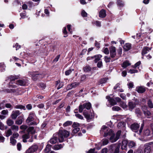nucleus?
I'll return each mask as SVG.
<instances>
[{"instance_id": "nucleus-25", "label": "nucleus", "mask_w": 153, "mask_h": 153, "mask_svg": "<svg viewBox=\"0 0 153 153\" xmlns=\"http://www.w3.org/2000/svg\"><path fill=\"white\" fill-rule=\"evenodd\" d=\"M151 150V146H145L144 153H149Z\"/></svg>"}, {"instance_id": "nucleus-36", "label": "nucleus", "mask_w": 153, "mask_h": 153, "mask_svg": "<svg viewBox=\"0 0 153 153\" xmlns=\"http://www.w3.org/2000/svg\"><path fill=\"white\" fill-rule=\"evenodd\" d=\"M143 112L144 114L148 118H150L151 113L149 111L147 110L146 111H143Z\"/></svg>"}, {"instance_id": "nucleus-29", "label": "nucleus", "mask_w": 153, "mask_h": 153, "mask_svg": "<svg viewBox=\"0 0 153 153\" xmlns=\"http://www.w3.org/2000/svg\"><path fill=\"white\" fill-rule=\"evenodd\" d=\"M126 124L125 122H120L117 125V127L118 128H122L125 127Z\"/></svg>"}, {"instance_id": "nucleus-8", "label": "nucleus", "mask_w": 153, "mask_h": 153, "mask_svg": "<svg viewBox=\"0 0 153 153\" xmlns=\"http://www.w3.org/2000/svg\"><path fill=\"white\" fill-rule=\"evenodd\" d=\"M35 117V114L34 113L31 112L30 113L29 116L26 120L27 122L29 123L31 121L33 120Z\"/></svg>"}, {"instance_id": "nucleus-13", "label": "nucleus", "mask_w": 153, "mask_h": 153, "mask_svg": "<svg viewBox=\"0 0 153 153\" xmlns=\"http://www.w3.org/2000/svg\"><path fill=\"white\" fill-rule=\"evenodd\" d=\"M58 141L57 136L56 134H54L50 140L49 142L52 144L56 143Z\"/></svg>"}, {"instance_id": "nucleus-23", "label": "nucleus", "mask_w": 153, "mask_h": 153, "mask_svg": "<svg viewBox=\"0 0 153 153\" xmlns=\"http://www.w3.org/2000/svg\"><path fill=\"white\" fill-rule=\"evenodd\" d=\"M151 50V48L149 49V48L148 47H144L142 50V55H144L147 53L149 51V50Z\"/></svg>"}, {"instance_id": "nucleus-7", "label": "nucleus", "mask_w": 153, "mask_h": 153, "mask_svg": "<svg viewBox=\"0 0 153 153\" xmlns=\"http://www.w3.org/2000/svg\"><path fill=\"white\" fill-rule=\"evenodd\" d=\"M83 114L88 121H89L91 119H93L94 117V114H88L85 111V110L84 111Z\"/></svg>"}, {"instance_id": "nucleus-42", "label": "nucleus", "mask_w": 153, "mask_h": 153, "mask_svg": "<svg viewBox=\"0 0 153 153\" xmlns=\"http://www.w3.org/2000/svg\"><path fill=\"white\" fill-rule=\"evenodd\" d=\"M117 3L118 5L120 7H123L124 5V3L121 0H117Z\"/></svg>"}, {"instance_id": "nucleus-5", "label": "nucleus", "mask_w": 153, "mask_h": 153, "mask_svg": "<svg viewBox=\"0 0 153 153\" xmlns=\"http://www.w3.org/2000/svg\"><path fill=\"white\" fill-rule=\"evenodd\" d=\"M91 107V105L90 102L85 103L83 105H80L79 108V111L80 113H82L84 108L88 110Z\"/></svg>"}, {"instance_id": "nucleus-28", "label": "nucleus", "mask_w": 153, "mask_h": 153, "mask_svg": "<svg viewBox=\"0 0 153 153\" xmlns=\"http://www.w3.org/2000/svg\"><path fill=\"white\" fill-rule=\"evenodd\" d=\"M11 128V130H12L14 132L17 131L19 130L18 126L15 125L12 126Z\"/></svg>"}, {"instance_id": "nucleus-57", "label": "nucleus", "mask_w": 153, "mask_h": 153, "mask_svg": "<svg viewBox=\"0 0 153 153\" xmlns=\"http://www.w3.org/2000/svg\"><path fill=\"white\" fill-rule=\"evenodd\" d=\"M108 143V140L106 139H103V140L102 144L103 145H107Z\"/></svg>"}, {"instance_id": "nucleus-40", "label": "nucleus", "mask_w": 153, "mask_h": 153, "mask_svg": "<svg viewBox=\"0 0 153 153\" xmlns=\"http://www.w3.org/2000/svg\"><path fill=\"white\" fill-rule=\"evenodd\" d=\"M15 108L18 109H23L24 110L26 109L25 107V106L21 105H16L15 106Z\"/></svg>"}, {"instance_id": "nucleus-43", "label": "nucleus", "mask_w": 153, "mask_h": 153, "mask_svg": "<svg viewBox=\"0 0 153 153\" xmlns=\"http://www.w3.org/2000/svg\"><path fill=\"white\" fill-rule=\"evenodd\" d=\"M148 106L150 108H153V104L152 101L149 100L148 102Z\"/></svg>"}, {"instance_id": "nucleus-41", "label": "nucleus", "mask_w": 153, "mask_h": 153, "mask_svg": "<svg viewBox=\"0 0 153 153\" xmlns=\"http://www.w3.org/2000/svg\"><path fill=\"white\" fill-rule=\"evenodd\" d=\"M72 124V122L71 121H67L63 124L64 127L67 126L71 125Z\"/></svg>"}, {"instance_id": "nucleus-46", "label": "nucleus", "mask_w": 153, "mask_h": 153, "mask_svg": "<svg viewBox=\"0 0 153 153\" xmlns=\"http://www.w3.org/2000/svg\"><path fill=\"white\" fill-rule=\"evenodd\" d=\"M112 109L113 111H118L120 110L121 108L119 107L116 106L113 107Z\"/></svg>"}, {"instance_id": "nucleus-20", "label": "nucleus", "mask_w": 153, "mask_h": 153, "mask_svg": "<svg viewBox=\"0 0 153 153\" xmlns=\"http://www.w3.org/2000/svg\"><path fill=\"white\" fill-rule=\"evenodd\" d=\"M128 142L126 140L122 141L121 148L122 149H126Z\"/></svg>"}, {"instance_id": "nucleus-19", "label": "nucleus", "mask_w": 153, "mask_h": 153, "mask_svg": "<svg viewBox=\"0 0 153 153\" xmlns=\"http://www.w3.org/2000/svg\"><path fill=\"white\" fill-rule=\"evenodd\" d=\"M143 134L144 136H150V137L152 136V134L151 133L150 130L148 129L144 131Z\"/></svg>"}, {"instance_id": "nucleus-50", "label": "nucleus", "mask_w": 153, "mask_h": 153, "mask_svg": "<svg viewBox=\"0 0 153 153\" xmlns=\"http://www.w3.org/2000/svg\"><path fill=\"white\" fill-rule=\"evenodd\" d=\"M91 68L89 66H86L85 67L83 70L85 72H87L90 70Z\"/></svg>"}, {"instance_id": "nucleus-62", "label": "nucleus", "mask_w": 153, "mask_h": 153, "mask_svg": "<svg viewBox=\"0 0 153 153\" xmlns=\"http://www.w3.org/2000/svg\"><path fill=\"white\" fill-rule=\"evenodd\" d=\"M59 57H60V55H57L56 57V58L54 59L53 60V62H57L58 61L59 59Z\"/></svg>"}, {"instance_id": "nucleus-60", "label": "nucleus", "mask_w": 153, "mask_h": 153, "mask_svg": "<svg viewBox=\"0 0 153 153\" xmlns=\"http://www.w3.org/2000/svg\"><path fill=\"white\" fill-rule=\"evenodd\" d=\"M17 148L18 150L20 151L22 147V145L20 143H18L17 145Z\"/></svg>"}, {"instance_id": "nucleus-45", "label": "nucleus", "mask_w": 153, "mask_h": 153, "mask_svg": "<svg viewBox=\"0 0 153 153\" xmlns=\"http://www.w3.org/2000/svg\"><path fill=\"white\" fill-rule=\"evenodd\" d=\"M74 129L72 131L73 133L76 134L80 130V128L79 127L74 128Z\"/></svg>"}, {"instance_id": "nucleus-27", "label": "nucleus", "mask_w": 153, "mask_h": 153, "mask_svg": "<svg viewBox=\"0 0 153 153\" xmlns=\"http://www.w3.org/2000/svg\"><path fill=\"white\" fill-rule=\"evenodd\" d=\"M27 131L28 133H30L31 134H34L35 133L34 128L33 127H29L27 130Z\"/></svg>"}, {"instance_id": "nucleus-1", "label": "nucleus", "mask_w": 153, "mask_h": 153, "mask_svg": "<svg viewBox=\"0 0 153 153\" xmlns=\"http://www.w3.org/2000/svg\"><path fill=\"white\" fill-rule=\"evenodd\" d=\"M100 132L101 134H104V136L105 137L108 135L110 136V141L112 143L114 142L117 141L119 139L121 133V131H118L115 136L111 129L105 126L102 127Z\"/></svg>"}, {"instance_id": "nucleus-52", "label": "nucleus", "mask_w": 153, "mask_h": 153, "mask_svg": "<svg viewBox=\"0 0 153 153\" xmlns=\"http://www.w3.org/2000/svg\"><path fill=\"white\" fill-rule=\"evenodd\" d=\"M120 148V145H118L116 147V148L115 150L114 153H119Z\"/></svg>"}, {"instance_id": "nucleus-22", "label": "nucleus", "mask_w": 153, "mask_h": 153, "mask_svg": "<svg viewBox=\"0 0 153 153\" xmlns=\"http://www.w3.org/2000/svg\"><path fill=\"white\" fill-rule=\"evenodd\" d=\"M106 16L105 11L103 9L101 10L99 12V16L100 17L104 18Z\"/></svg>"}, {"instance_id": "nucleus-32", "label": "nucleus", "mask_w": 153, "mask_h": 153, "mask_svg": "<svg viewBox=\"0 0 153 153\" xmlns=\"http://www.w3.org/2000/svg\"><path fill=\"white\" fill-rule=\"evenodd\" d=\"M130 63L128 61L124 62L122 65V66L123 68H126L128 66L130 65Z\"/></svg>"}, {"instance_id": "nucleus-48", "label": "nucleus", "mask_w": 153, "mask_h": 153, "mask_svg": "<svg viewBox=\"0 0 153 153\" xmlns=\"http://www.w3.org/2000/svg\"><path fill=\"white\" fill-rule=\"evenodd\" d=\"M103 52L106 54H108L109 53V50L107 48L103 49Z\"/></svg>"}, {"instance_id": "nucleus-47", "label": "nucleus", "mask_w": 153, "mask_h": 153, "mask_svg": "<svg viewBox=\"0 0 153 153\" xmlns=\"http://www.w3.org/2000/svg\"><path fill=\"white\" fill-rule=\"evenodd\" d=\"M75 116L76 117L81 120H82L83 119V116L79 114L76 113L75 114Z\"/></svg>"}, {"instance_id": "nucleus-33", "label": "nucleus", "mask_w": 153, "mask_h": 153, "mask_svg": "<svg viewBox=\"0 0 153 153\" xmlns=\"http://www.w3.org/2000/svg\"><path fill=\"white\" fill-rule=\"evenodd\" d=\"M102 56L100 55H98L95 56H94L95 58L94 62L95 63H97V62L99 61L100 60Z\"/></svg>"}, {"instance_id": "nucleus-54", "label": "nucleus", "mask_w": 153, "mask_h": 153, "mask_svg": "<svg viewBox=\"0 0 153 153\" xmlns=\"http://www.w3.org/2000/svg\"><path fill=\"white\" fill-rule=\"evenodd\" d=\"M63 33L64 34L65 36H64V37H66L67 36V32L66 30V27H64L63 30Z\"/></svg>"}, {"instance_id": "nucleus-39", "label": "nucleus", "mask_w": 153, "mask_h": 153, "mask_svg": "<svg viewBox=\"0 0 153 153\" xmlns=\"http://www.w3.org/2000/svg\"><path fill=\"white\" fill-rule=\"evenodd\" d=\"M74 70V69H69L65 72V74L66 76L69 75L72 71Z\"/></svg>"}, {"instance_id": "nucleus-34", "label": "nucleus", "mask_w": 153, "mask_h": 153, "mask_svg": "<svg viewBox=\"0 0 153 153\" xmlns=\"http://www.w3.org/2000/svg\"><path fill=\"white\" fill-rule=\"evenodd\" d=\"M108 78L106 77H105V78L102 79L100 80V82H99V85H101L102 86V84L105 83L106 82Z\"/></svg>"}, {"instance_id": "nucleus-56", "label": "nucleus", "mask_w": 153, "mask_h": 153, "mask_svg": "<svg viewBox=\"0 0 153 153\" xmlns=\"http://www.w3.org/2000/svg\"><path fill=\"white\" fill-rule=\"evenodd\" d=\"M8 113V111L7 110H3L1 111V113L3 115H7Z\"/></svg>"}, {"instance_id": "nucleus-11", "label": "nucleus", "mask_w": 153, "mask_h": 153, "mask_svg": "<svg viewBox=\"0 0 153 153\" xmlns=\"http://www.w3.org/2000/svg\"><path fill=\"white\" fill-rule=\"evenodd\" d=\"M110 55L112 58L114 57L116 55V48L114 47L111 46L110 48Z\"/></svg>"}, {"instance_id": "nucleus-31", "label": "nucleus", "mask_w": 153, "mask_h": 153, "mask_svg": "<svg viewBox=\"0 0 153 153\" xmlns=\"http://www.w3.org/2000/svg\"><path fill=\"white\" fill-rule=\"evenodd\" d=\"M12 134L11 129H10L6 131L5 132V135L7 137H8L11 135Z\"/></svg>"}, {"instance_id": "nucleus-38", "label": "nucleus", "mask_w": 153, "mask_h": 153, "mask_svg": "<svg viewBox=\"0 0 153 153\" xmlns=\"http://www.w3.org/2000/svg\"><path fill=\"white\" fill-rule=\"evenodd\" d=\"M135 146V143L133 141H130L128 143V146L130 148H132Z\"/></svg>"}, {"instance_id": "nucleus-10", "label": "nucleus", "mask_w": 153, "mask_h": 153, "mask_svg": "<svg viewBox=\"0 0 153 153\" xmlns=\"http://www.w3.org/2000/svg\"><path fill=\"white\" fill-rule=\"evenodd\" d=\"M115 98V97L114 98H111L108 96L106 97V98L108 100V101L109 102L110 104L112 105H113L117 104V101Z\"/></svg>"}, {"instance_id": "nucleus-16", "label": "nucleus", "mask_w": 153, "mask_h": 153, "mask_svg": "<svg viewBox=\"0 0 153 153\" xmlns=\"http://www.w3.org/2000/svg\"><path fill=\"white\" fill-rule=\"evenodd\" d=\"M136 90L139 93H142L146 91V88L143 86H139L136 88Z\"/></svg>"}, {"instance_id": "nucleus-30", "label": "nucleus", "mask_w": 153, "mask_h": 153, "mask_svg": "<svg viewBox=\"0 0 153 153\" xmlns=\"http://www.w3.org/2000/svg\"><path fill=\"white\" fill-rule=\"evenodd\" d=\"M63 83L62 82H60L59 81H57L56 82V85H58V86L57 87V89H60L62 87V86H63Z\"/></svg>"}, {"instance_id": "nucleus-51", "label": "nucleus", "mask_w": 153, "mask_h": 153, "mask_svg": "<svg viewBox=\"0 0 153 153\" xmlns=\"http://www.w3.org/2000/svg\"><path fill=\"white\" fill-rule=\"evenodd\" d=\"M19 136V134L18 133H14L12 136H11L10 137H13V138H17Z\"/></svg>"}, {"instance_id": "nucleus-9", "label": "nucleus", "mask_w": 153, "mask_h": 153, "mask_svg": "<svg viewBox=\"0 0 153 153\" xmlns=\"http://www.w3.org/2000/svg\"><path fill=\"white\" fill-rule=\"evenodd\" d=\"M139 127L140 125L138 124L137 123H134L131 125V128L132 131L137 132L138 131Z\"/></svg>"}, {"instance_id": "nucleus-64", "label": "nucleus", "mask_w": 153, "mask_h": 153, "mask_svg": "<svg viewBox=\"0 0 153 153\" xmlns=\"http://www.w3.org/2000/svg\"><path fill=\"white\" fill-rule=\"evenodd\" d=\"M4 129V126L2 123L0 122V129L3 130Z\"/></svg>"}, {"instance_id": "nucleus-35", "label": "nucleus", "mask_w": 153, "mask_h": 153, "mask_svg": "<svg viewBox=\"0 0 153 153\" xmlns=\"http://www.w3.org/2000/svg\"><path fill=\"white\" fill-rule=\"evenodd\" d=\"M10 143L13 145H15L16 143V141L14 138H13V137H10Z\"/></svg>"}, {"instance_id": "nucleus-6", "label": "nucleus", "mask_w": 153, "mask_h": 153, "mask_svg": "<svg viewBox=\"0 0 153 153\" xmlns=\"http://www.w3.org/2000/svg\"><path fill=\"white\" fill-rule=\"evenodd\" d=\"M117 102H120V106L124 109L126 110L128 109V107L124 102L121 101V99L119 97H116L115 98Z\"/></svg>"}, {"instance_id": "nucleus-14", "label": "nucleus", "mask_w": 153, "mask_h": 153, "mask_svg": "<svg viewBox=\"0 0 153 153\" xmlns=\"http://www.w3.org/2000/svg\"><path fill=\"white\" fill-rule=\"evenodd\" d=\"M20 114V112L18 110L13 111L11 115V117L13 119H15Z\"/></svg>"}, {"instance_id": "nucleus-12", "label": "nucleus", "mask_w": 153, "mask_h": 153, "mask_svg": "<svg viewBox=\"0 0 153 153\" xmlns=\"http://www.w3.org/2000/svg\"><path fill=\"white\" fill-rule=\"evenodd\" d=\"M38 148V146L37 145H33L27 150V152H30L31 153H33L36 151L37 150Z\"/></svg>"}, {"instance_id": "nucleus-26", "label": "nucleus", "mask_w": 153, "mask_h": 153, "mask_svg": "<svg viewBox=\"0 0 153 153\" xmlns=\"http://www.w3.org/2000/svg\"><path fill=\"white\" fill-rule=\"evenodd\" d=\"M51 145L49 144H48L47 145L44 150L45 153H48L50 151L51 148Z\"/></svg>"}, {"instance_id": "nucleus-53", "label": "nucleus", "mask_w": 153, "mask_h": 153, "mask_svg": "<svg viewBox=\"0 0 153 153\" xmlns=\"http://www.w3.org/2000/svg\"><path fill=\"white\" fill-rule=\"evenodd\" d=\"M13 47L15 48L16 50H17L20 48V46L18 43H16L15 45H13Z\"/></svg>"}, {"instance_id": "nucleus-59", "label": "nucleus", "mask_w": 153, "mask_h": 153, "mask_svg": "<svg viewBox=\"0 0 153 153\" xmlns=\"http://www.w3.org/2000/svg\"><path fill=\"white\" fill-rule=\"evenodd\" d=\"M73 127L74 128H77L79 126V123H73Z\"/></svg>"}, {"instance_id": "nucleus-49", "label": "nucleus", "mask_w": 153, "mask_h": 153, "mask_svg": "<svg viewBox=\"0 0 153 153\" xmlns=\"http://www.w3.org/2000/svg\"><path fill=\"white\" fill-rule=\"evenodd\" d=\"M144 126V123H143L141 124V126L140 130H139V131L138 132V134L139 135H140L141 133L142 132V130L143 129V127Z\"/></svg>"}, {"instance_id": "nucleus-44", "label": "nucleus", "mask_w": 153, "mask_h": 153, "mask_svg": "<svg viewBox=\"0 0 153 153\" xmlns=\"http://www.w3.org/2000/svg\"><path fill=\"white\" fill-rule=\"evenodd\" d=\"M21 16V18L20 19H24L27 18V16L26 15V13H21L20 14Z\"/></svg>"}, {"instance_id": "nucleus-21", "label": "nucleus", "mask_w": 153, "mask_h": 153, "mask_svg": "<svg viewBox=\"0 0 153 153\" xmlns=\"http://www.w3.org/2000/svg\"><path fill=\"white\" fill-rule=\"evenodd\" d=\"M131 47V45L129 43L125 44L123 47V49L125 51H128L129 50Z\"/></svg>"}, {"instance_id": "nucleus-18", "label": "nucleus", "mask_w": 153, "mask_h": 153, "mask_svg": "<svg viewBox=\"0 0 153 153\" xmlns=\"http://www.w3.org/2000/svg\"><path fill=\"white\" fill-rule=\"evenodd\" d=\"M23 120V116H21L18 117V119L16 122V123L17 124L20 125L22 123Z\"/></svg>"}, {"instance_id": "nucleus-63", "label": "nucleus", "mask_w": 153, "mask_h": 153, "mask_svg": "<svg viewBox=\"0 0 153 153\" xmlns=\"http://www.w3.org/2000/svg\"><path fill=\"white\" fill-rule=\"evenodd\" d=\"M120 96V97L122 98L123 100H126V95L124 94H121Z\"/></svg>"}, {"instance_id": "nucleus-24", "label": "nucleus", "mask_w": 153, "mask_h": 153, "mask_svg": "<svg viewBox=\"0 0 153 153\" xmlns=\"http://www.w3.org/2000/svg\"><path fill=\"white\" fill-rule=\"evenodd\" d=\"M63 147V146L61 144H58L57 145H54L53 147V149L54 150H58Z\"/></svg>"}, {"instance_id": "nucleus-61", "label": "nucleus", "mask_w": 153, "mask_h": 153, "mask_svg": "<svg viewBox=\"0 0 153 153\" xmlns=\"http://www.w3.org/2000/svg\"><path fill=\"white\" fill-rule=\"evenodd\" d=\"M81 15L83 17H84L87 16V14L84 10H82L81 12Z\"/></svg>"}, {"instance_id": "nucleus-37", "label": "nucleus", "mask_w": 153, "mask_h": 153, "mask_svg": "<svg viewBox=\"0 0 153 153\" xmlns=\"http://www.w3.org/2000/svg\"><path fill=\"white\" fill-rule=\"evenodd\" d=\"M7 123L9 126H11L13 124L14 122L11 119H8L7 121Z\"/></svg>"}, {"instance_id": "nucleus-15", "label": "nucleus", "mask_w": 153, "mask_h": 153, "mask_svg": "<svg viewBox=\"0 0 153 153\" xmlns=\"http://www.w3.org/2000/svg\"><path fill=\"white\" fill-rule=\"evenodd\" d=\"M128 109L131 111L136 106V104L134 102H129L128 104Z\"/></svg>"}, {"instance_id": "nucleus-4", "label": "nucleus", "mask_w": 153, "mask_h": 153, "mask_svg": "<svg viewBox=\"0 0 153 153\" xmlns=\"http://www.w3.org/2000/svg\"><path fill=\"white\" fill-rule=\"evenodd\" d=\"M29 74L32 76V78L34 80L42 78L44 76V74H38L34 72H29Z\"/></svg>"}, {"instance_id": "nucleus-58", "label": "nucleus", "mask_w": 153, "mask_h": 153, "mask_svg": "<svg viewBox=\"0 0 153 153\" xmlns=\"http://www.w3.org/2000/svg\"><path fill=\"white\" fill-rule=\"evenodd\" d=\"M110 58L107 56H105V61L106 62H110Z\"/></svg>"}, {"instance_id": "nucleus-17", "label": "nucleus", "mask_w": 153, "mask_h": 153, "mask_svg": "<svg viewBox=\"0 0 153 153\" xmlns=\"http://www.w3.org/2000/svg\"><path fill=\"white\" fill-rule=\"evenodd\" d=\"M79 84V83L75 82L72 84L68 85L67 87L68 89H70L75 88Z\"/></svg>"}, {"instance_id": "nucleus-2", "label": "nucleus", "mask_w": 153, "mask_h": 153, "mask_svg": "<svg viewBox=\"0 0 153 153\" xmlns=\"http://www.w3.org/2000/svg\"><path fill=\"white\" fill-rule=\"evenodd\" d=\"M16 79L14 76H11L8 79L6 80V81H10L9 83V88H16L17 87V85H19L21 86H25L26 84V82L24 79H19L15 82Z\"/></svg>"}, {"instance_id": "nucleus-3", "label": "nucleus", "mask_w": 153, "mask_h": 153, "mask_svg": "<svg viewBox=\"0 0 153 153\" xmlns=\"http://www.w3.org/2000/svg\"><path fill=\"white\" fill-rule=\"evenodd\" d=\"M69 135L70 133L65 130H59L57 135L59 142H63L65 138L67 137Z\"/></svg>"}, {"instance_id": "nucleus-55", "label": "nucleus", "mask_w": 153, "mask_h": 153, "mask_svg": "<svg viewBox=\"0 0 153 153\" xmlns=\"http://www.w3.org/2000/svg\"><path fill=\"white\" fill-rule=\"evenodd\" d=\"M137 72V70L135 69H130L128 72L131 74H132Z\"/></svg>"}]
</instances>
